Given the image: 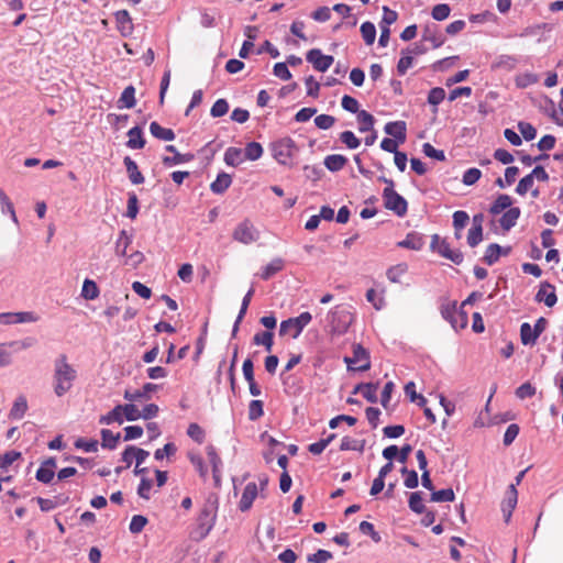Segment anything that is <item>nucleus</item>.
<instances>
[{
    "label": "nucleus",
    "instance_id": "f257e3e1",
    "mask_svg": "<svg viewBox=\"0 0 563 563\" xmlns=\"http://www.w3.org/2000/svg\"><path fill=\"white\" fill-rule=\"evenodd\" d=\"M76 382V368L67 362L66 354H59L54 361V393L57 397L65 396Z\"/></svg>",
    "mask_w": 563,
    "mask_h": 563
},
{
    "label": "nucleus",
    "instance_id": "f03ea898",
    "mask_svg": "<svg viewBox=\"0 0 563 563\" xmlns=\"http://www.w3.org/2000/svg\"><path fill=\"white\" fill-rule=\"evenodd\" d=\"M216 519L217 508L212 503H206L200 512H198L195 527L190 532V538L196 541L205 540L211 531Z\"/></svg>",
    "mask_w": 563,
    "mask_h": 563
},
{
    "label": "nucleus",
    "instance_id": "7ed1b4c3",
    "mask_svg": "<svg viewBox=\"0 0 563 563\" xmlns=\"http://www.w3.org/2000/svg\"><path fill=\"white\" fill-rule=\"evenodd\" d=\"M353 322V312L347 306H335L329 312V327L332 334H344Z\"/></svg>",
    "mask_w": 563,
    "mask_h": 563
},
{
    "label": "nucleus",
    "instance_id": "20e7f679",
    "mask_svg": "<svg viewBox=\"0 0 563 563\" xmlns=\"http://www.w3.org/2000/svg\"><path fill=\"white\" fill-rule=\"evenodd\" d=\"M382 181L387 184L383 189V201L387 210H393L397 216H405L407 212V201L397 191L394 190V180L382 178Z\"/></svg>",
    "mask_w": 563,
    "mask_h": 563
},
{
    "label": "nucleus",
    "instance_id": "39448f33",
    "mask_svg": "<svg viewBox=\"0 0 563 563\" xmlns=\"http://www.w3.org/2000/svg\"><path fill=\"white\" fill-rule=\"evenodd\" d=\"M271 151L274 159L284 166H290L297 152L296 143L292 139L286 136L271 144Z\"/></svg>",
    "mask_w": 563,
    "mask_h": 563
},
{
    "label": "nucleus",
    "instance_id": "423d86ee",
    "mask_svg": "<svg viewBox=\"0 0 563 563\" xmlns=\"http://www.w3.org/2000/svg\"><path fill=\"white\" fill-rule=\"evenodd\" d=\"M312 316L309 311L301 312L296 318H289L280 323L279 333L282 336L290 335L292 339H297L302 332L303 328L310 324Z\"/></svg>",
    "mask_w": 563,
    "mask_h": 563
},
{
    "label": "nucleus",
    "instance_id": "0eeeda50",
    "mask_svg": "<svg viewBox=\"0 0 563 563\" xmlns=\"http://www.w3.org/2000/svg\"><path fill=\"white\" fill-rule=\"evenodd\" d=\"M441 316L455 331L464 330L468 324L467 311L461 306L456 307L455 302L442 306Z\"/></svg>",
    "mask_w": 563,
    "mask_h": 563
},
{
    "label": "nucleus",
    "instance_id": "6e6552de",
    "mask_svg": "<svg viewBox=\"0 0 563 563\" xmlns=\"http://www.w3.org/2000/svg\"><path fill=\"white\" fill-rule=\"evenodd\" d=\"M232 238L236 242L247 245L257 241L260 232L250 219H244L242 222L236 224L233 230Z\"/></svg>",
    "mask_w": 563,
    "mask_h": 563
},
{
    "label": "nucleus",
    "instance_id": "1a4fd4ad",
    "mask_svg": "<svg viewBox=\"0 0 563 563\" xmlns=\"http://www.w3.org/2000/svg\"><path fill=\"white\" fill-rule=\"evenodd\" d=\"M344 362L347 364V367L355 371H366L371 368L368 353L361 344L352 345V356H345Z\"/></svg>",
    "mask_w": 563,
    "mask_h": 563
},
{
    "label": "nucleus",
    "instance_id": "9d476101",
    "mask_svg": "<svg viewBox=\"0 0 563 563\" xmlns=\"http://www.w3.org/2000/svg\"><path fill=\"white\" fill-rule=\"evenodd\" d=\"M431 247L442 257L452 261L456 265L463 262V253L451 250L450 243L437 234L432 236Z\"/></svg>",
    "mask_w": 563,
    "mask_h": 563
},
{
    "label": "nucleus",
    "instance_id": "9b49d317",
    "mask_svg": "<svg viewBox=\"0 0 563 563\" xmlns=\"http://www.w3.org/2000/svg\"><path fill=\"white\" fill-rule=\"evenodd\" d=\"M38 316L33 311L1 312L0 324H19L37 322Z\"/></svg>",
    "mask_w": 563,
    "mask_h": 563
},
{
    "label": "nucleus",
    "instance_id": "f8f14e48",
    "mask_svg": "<svg viewBox=\"0 0 563 563\" xmlns=\"http://www.w3.org/2000/svg\"><path fill=\"white\" fill-rule=\"evenodd\" d=\"M306 60L312 65L318 71H327L333 64V56L321 53L320 49L313 48L306 53Z\"/></svg>",
    "mask_w": 563,
    "mask_h": 563
},
{
    "label": "nucleus",
    "instance_id": "ddd939ff",
    "mask_svg": "<svg viewBox=\"0 0 563 563\" xmlns=\"http://www.w3.org/2000/svg\"><path fill=\"white\" fill-rule=\"evenodd\" d=\"M518 493L515 484H511L505 492V497L501 503V511L505 522H509L512 516V511L517 506Z\"/></svg>",
    "mask_w": 563,
    "mask_h": 563
},
{
    "label": "nucleus",
    "instance_id": "4468645a",
    "mask_svg": "<svg viewBox=\"0 0 563 563\" xmlns=\"http://www.w3.org/2000/svg\"><path fill=\"white\" fill-rule=\"evenodd\" d=\"M114 20L117 23L118 32L121 36L128 37L133 32V22L131 15L126 9L115 11Z\"/></svg>",
    "mask_w": 563,
    "mask_h": 563
},
{
    "label": "nucleus",
    "instance_id": "2eb2a0df",
    "mask_svg": "<svg viewBox=\"0 0 563 563\" xmlns=\"http://www.w3.org/2000/svg\"><path fill=\"white\" fill-rule=\"evenodd\" d=\"M206 453L211 465L213 482H216L217 485H220L222 466L221 457L217 452V449L211 444L207 445Z\"/></svg>",
    "mask_w": 563,
    "mask_h": 563
},
{
    "label": "nucleus",
    "instance_id": "dca6fc26",
    "mask_svg": "<svg viewBox=\"0 0 563 563\" xmlns=\"http://www.w3.org/2000/svg\"><path fill=\"white\" fill-rule=\"evenodd\" d=\"M158 390V385L154 383H145L143 387L139 390L130 391L126 390L124 394V398L129 401H141L148 400L151 398L152 393H156Z\"/></svg>",
    "mask_w": 563,
    "mask_h": 563
},
{
    "label": "nucleus",
    "instance_id": "f3484780",
    "mask_svg": "<svg viewBox=\"0 0 563 563\" xmlns=\"http://www.w3.org/2000/svg\"><path fill=\"white\" fill-rule=\"evenodd\" d=\"M257 496V485L255 482H250L244 486L243 493L239 501L240 511H247L252 508L253 501Z\"/></svg>",
    "mask_w": 563,
    "mask_h": 563
},
{
    "label": "nucleus",
    "instance_id": "a211bd4d",
    "mask_svg": "<svg viewBox=\"0 0 563 563\" xmlns=\"http://www.w3.org/2000/svg\"><path fill=\"white\" fill-rule=\"evenodd\" d=\"M510 252V247L503 249L499 244L493 243L486 247L483 260L488 266H492L498 262L500 255H508Z\"/></svg>",
    "mask_w": 563,
    "mask_h": 563
},
{
    "label": "nucleus",
    "instance_id": "6ab92c4d",
    "mask_svg": "<svg viewBox=\"0 0 563 563\" xmlns=\"http://www.w3.org/2000/svg\"><path fill=\"white\" fill-rule=\"evenodd\" d=\"M536 300L540 302L543 301L549 308L554 307L558 301L555 288L549 283H543L539 292L536 295Z\"/></svg>",
    "mask_w": 563,
    "mask_h": 563
},
{
    "label": "nucleus",
    "instance_id": "aec40b11",
    "mask_svg": "<svg viewBox=\"0 0 563 563\" xmlns=\"http://www.w3.org/2000/svg\"><path fill=\"white\" fill-rule=\"evenodd\" d=\"M385 132L398 140L400 143H405L407 137V124L404 121L389 122L385 125Z\"/></svg>",
    "mask_w": 563,
    "mask_h": 563
},
{
    "label": "nucleus",
    "instance_id": "412c9836",
    "mask_svg": "<svg viewBox=\"0 0 563 563\" xmlns=\"http://www.w3.org/2000/svg\"><path fill=\"white\" fill-rule=\"evenodd\" d=\"M512 198L511 196H508L507 194H500L494 203L490 205L488 211L490 214L497 216L501 213L503 211H507L509 209H512Z\"/></svg>",
    "mask_w": 563,
    "mask_h": 563
},
{
    "label": "nucleus",
    "instance_id": "4be33fe9",
    "mask_svg": "<svg viewBox=\"0 0 563 563\" xmlns=\"http://www.w3.org/2000/svg\"><path fill=\"white\" fill-rule=\"evenodd\" d=\"M128 147L131 150H141L145 146V140L143 136L142 129L140 126H133L128 132Z\"/></svg>",
    "mask_w": 563,
    "mask_h": 563
},
{
    "label": "nucleus",
    "instance_id": "5701e85b",
    "mask_svg": "<svg viewBox=\"0 0 563 563\" xmlns=\"http://www.w3.org/2000/svg\"><path fill=\"white\" fill-rule=\"evenodd\" d=\"M520 216V209L515 207L507 211H503V214L499 219V224L504 231H509L512 227L516 225L517 220Z\"/></svg>",
    "mask_w": 563,
    "mask_h": 563
},
{
    "label": "nucleus",
    "instance_id": "b1692460",
    "mask_svg": "<svg viewBox=\"0 0 563 563\" xmlns=\"http://www.w3.org/2000/svg\"><path fill=\"white\" fill-rule=\"evenodd\" d=\"M377 383H361L355 387L354 394L361 393L365 399L375 404L377 401Z\"/></svg>",
    "mask_w": 563,
    "mask_h": 563
},
{
    "label": "nucleus",
    "instance_id": "393cba45",
    "mask_svg": "<svg viewBox=\"0 0 563 563\" xmlns=\"http://www.w3.org/2000/svg\"><path fill=\"white\" fill-rule=\"evenodd\" d=\"M124 165L128 172L129 179L133 185H140L144 183L143 174L141 173L140 168L137 167L135 162L131 159L130 156H126L124 158Z\"/></svg>",
    "mask_w": 563,
    "mask_h": 563
},
{
    "label": "nucleus",
    "instance_id": "a878e982",
    "mask_svg": "<svg viewBox=\"0 0 563 563\" xmlns=\"http://www.w3.org/2000/svg\"><path fill=\"white\" fill-rule=\"evenodd\" d=\"M55 461L54 459L47 460L44 465L37 468L36 479L40 483H51L54 477Z\"/></svg>",
    "mask_w": 563,
    "mask_h": 563
},
{
    "label": "nucleus",
    "instance_id": "bb28decb",
    "mask_svg": "<svg viewBox=\"0 0 563 563\" xmlns=\"http://www.w3.org/2000/svg\"><path fill=\"white\" fill-rule=\"evenodd\" d=\"M423 238L416 233H410L405 240L397 243L398 247L409 249L412 251H420L423 246Z\"/></svg>",
    "mask_w": 563,
    "mask_h": 563
},
{
    "label": "nucleus",
    "instance_id": "cd10ccee",
    "mask_svg": "<svg viewBox=\"0 0 563 563\" xmlns=\"http://www.w3.org/2000/svg\"><path fill=\"white\" fill-rule=\"evenodd\" d=\"M231 184L232 177L225 173H221L218 175L216 181L210 184V190L213 194L222 195Z\"/></svg>",
    "mask_w": 563,
    "mask_h": 563
},
{
    "label": "nucleus",
    "instance_id": "c85d7f7f",
    "mask_svg": "<svg viewBox=\"0 0 563 563\" xmlns=\"http://www.w3.org/2000/svg\"><path fill=\"white\" fill-rule=\"evenodd\" d=\"M150 133L164 141H173L175 139V133L172 129L164 128L157 122L150 123Z\"/></svg>",
    "mask_w": 563,
    "mask_h": 563
},
{
    "label": "nucleus",
    "instance_id": "c756f323",
    "mask_svg": "<svg viewBox=\"0 0 563 563\" xmlns=\"http://www.w3.org/2000/svg\"><path fill=\"white\" fill-rule=\"evenodd\" d=\"M245 161L242 150L229 147L224 152V163L228 166H239Z\"/></svg>",
    "mask_w": 563,
    "mask_h": 563
},
{
    "label": "nucleus",
    "instance_id": "7c9ffc66",
    "mask_svg": "<svg viewBox=\"0 0 563 563\" xmlns=\"http://www.w3.org/2000/svg\"><path fill=\"white\" fill-rule=\"evenodd\" d=\"M346 163V157L341 154H331L324 159L325 167L331 172H339L343 169Z\"/></svg>",
    "mask_w": 563,
    "mask_h": 563
},
{
    "label": "nucleus",
    "instance_id": "2f4dec72",
    "mask_svg": "<svg viewBox=\"0 0 563 563\" xmlns=\"http://www.w3.org/2000/svg\"><path fill=\"white\" fill-rule=\"evenodd\" d=\"M284 268V261L282 258H274L269 264L263 267L262 277L263 280H268Z\"/></svg>",
    "mask_w": 563,
    "mask_h": 563
},
{
    "label": "nucleus",
    "instance_id": "473e14b6",
    "mask_svg": "<svg viewBox=\"0 0 563 563\" xmlns=\"http://www.w3.org/2000/svg\"><path fill=\"white\" fill-rule=\"evenodd\" d=\"M27 409L26 399L24 396H19L15 401H13V407H11L9 411V418L13 420H20L24 416Z\"/></svg>",
    "mask_w": 563,
    "mask_h": 563
},
{
    "label": "nucleus",
    "instance_id": "72a5a7b5",
    "mask_svg": "<svg viewBox=\"0 0 563 563\" xmlns=\"http://www.w3.org/2000/svg\"><path fill=\"white\" fill-rule=\"evenodd\" d=\"M274 333L272 331L257 332L253 336L254 345H263L266 352H271L273 347Z\"/></svg>",
    "mask_w": 563,
    "mask_h": 563
},
{
    "label": "nucleus",
    "instance_id": "f704fd0d",
    "mask_svg": "<svg viewBox=\"0 0 563 563\" xmlns=\"http://www.w3.org/2000/svg\"><path fill=\"white\" fill-rule=\"evenodd\" d=\"M117 422L118 424L122 423V406L118 405L110 410L106 415L101 416L99 419L100 424L109 426Z\"/></svg>",
    "mask_w": 563,
    "mask_h": 563
},
{
    "label": "nucleus",
    "instance_id": "c9c22d12",
    "mask_svg": "<svg viewBox=\"0 0 563 563\" xmlns=\"http://www.w3.org/2000/svg\"><path fill=\"white\" fill-rule=\"evenodd\" d=\"M539 338L530 323L520 324V341L522 344L533 345Z\"/></svg>",
    "mask_w": 563,
    "mask_h": 563
},
{
    "label": "nucleus",
    "instance_id": "e433bc0d",
    "mask_svg": "<svg viewBox=\"0 0 563 563\" xmlns=\"http://www.w3.org/2000/svg\"><path fill=\"white\" fill-rule=\"evenodd\" d=\"M357 122L360 124V132L364 133L371 131L375 124V119L372 113L366 110H361L357 113Z\"/></svg>",
    "mask_w": 563,
    "mask_h": 563
},
{
    "label": "nucleus",
    "instance_id": "4c0bfd02",
    "mask_svg": "<svg viewBox=\"0 0 563 563\" xmlns=\"http://www.w3.org/2000/svg\"><path fill=\"white\" fill-rule=\"evenodd\" d=\"M131 242L132 236L125 230H121L115 242V254L125 256Z\"/></svg>",
    "mask_w": 563,
    "mask_h": 563
},
{
    "label": "nucleus",
    "instance_id": "58836bf2",
    "mask_svg": "<svg viewBox=\"0 0 563 563\" xmlns=\"http://www.w3.org/2000/svg\"><path fill=\"white\" fill-rule=\"evenodd\" d=\"M422 40L431 43L433 48L440 47L444 42V37L440 33H438L437 30H433L429 26L424 27L422 33Z\"/></svg>",
    "mask_w": 563,
    "mask_h": 563
},
{
    "label": "nucleus",
    "instance_id": "ea45409f",
    "mask_svg": "<svg viewBox=\"0 0 563 563\" xmlns=\"http://www.w3.org/2000/svg\"><path fill=\"white\" fill-rule=\"evenodd\" d=\"M408 266L405 263L390 266L387 271V278L391 283H401L402 277L406 275Z\"/></svg>",
    "mask_w": 563,
    "mask_h": 563
},
{
    "label": "nucleus",
    "instance_id": "a19ab883",
    "mask_svg": "<svg viewBox=\"0 0 563 563\" xmlns=\"http://www.w3.org/2000/svg\"><path fill=\"white\" fill-rule=\"evenodd\" d=\"M134 87L128 86L123 93L120 95V98L118 100L119 108H126L132 109L135 106V98H134Z\"/></svg>",
    "mask_w": 563,
    "mask_h": 563
},
{
    "label": "nucleus",
    "instance_id": "79ce46f5",
    "mask_svg": "<svg viewBox=\"0 0 563 563\" xmlns=\"http://www.w3.org/2000/svg\"><path fill=\"white\" fill-rule=\"evenodd\" d=\"M244 158L249 161H256L258 159L263 153V146L257 142H250L246 147L242 151Z\"/></svg>",
    "mask_w": 563,
    "mask_h": 563
},
{
    "label": "nucleus",
    "instance_id": "37998d69",
    "mask_svg": "<svg viewBox=\"0 0 563 563\" xmlns=\"http://www.w3.org/2000/svg\"><path fill=\"white\" fill-rule=\"evenodd\" d=\"M470 217L464 210H456L453 213V227L455 229V235L459 239V232L462 231L468 223Z\"/></svg>",
    "mask_w": 563,
    "mask_h": 563
},
{
    "label": "nucleus",
    "instance_id": "c03bdc74",
    "mask_svg": "<svg viewBox=\"0 0 563 563\" xmlns=\"http://www.w3.org/2000/svg\"><path fill=\"white\" fill-rule=\"evenodd\" d=\"M81 296L87 300H93L99 296V288L93 279H86L84 282Z\"/></svg>",
    "mask_w": 563,
    "mask_h": 563
},
{
    "label": "nucleus",
    "instance_id": "a18cd8bd",
    "mask_svg": "<svg viewBox=\"0 0 563 563\" xmlns=\"http://www.w3.org/2000/svg\"><path fill=\"white\" fill-rule=\"evenodd\" d=\"M361 34L366 45H372L376 38V27L373 22H363Z\"/></svg>",
    "mask_w": 563,
    "mask_h": 563
},
{
    "label": "nucleus",
    "instance_id": "49530a36",
    "mask_svg": "<svg viewBox=\"0 0 563 563\" xmlns=\"http://www.w3.org/2000/svg\"><path fill=\"white\" fill-rule=\"evenodd\" d=\"M101 445L102 448L113 450L117 446L118 440L120 439V434H113V432L109 429L101 430Z\"/></svg>",
    "mask_w": 563,
    "mask_h": 563
},
{
    "label": "nucleus",
    "instance_id": "de8ad7c7",
    "mask_svg": "<svg viewBox=\"0 0 563 563\" xmlns=\"http://www.w3.org/2000/svg\"><path fill=\"white\" fill-rule=\"evenodd\" d=\"M409 509L417 512L423 514L426 511L422 494L420 492L411 493L408 500Z\"/></svg>",
    "mask_w": 563,
    "mask_h": 563
},
{
    "label": "nucleus",
    "instance_id": "09e8293b",
    "mask_svg": "<svg viewBox=\"0 0 563 563\" xmlns=\"http://www.w3.org/2000/svg\"><path fill=\"white\" fill-rule=\"evenodd\" d=\"M188 457L192 464V466H195L196 471L198 472V474H200V476L206 479L207 478V475H208V468L207 466L205 465L203 463V459L200 454L198 453H188Z\"/></svg>",
    "mask_w": 563,
    "mask_h": 563
},
{
    "label": "nucleus",
    "instance_id": "8fccbe9b",
    "mask_svg": "<svg viewBox=\"0 0 563 563\" xmlns=\"http://www.w3.org/2000/svg\"><path fill=\"white\" fill-rule=\"evenodd\" d=\"M444 97V89L441 87H435L428 92L427 101L429 104L437 108L443 101ZM434 112H437V109H434Z\"/></svg>",
    "mask_w": 563,
    "mask_h": 563
},
{
    "label": "nucleus",
    "instance_id": "3c124183",
    "mask_svg": "<svg viewBox=\"0 0 563 563\" xmlns=\"http://www.w3.org/2000/svg\"><path fill=\"white\" fill-rule=\"evenodd\" d=\"M263 415H264V402L258 399L252 400L249 406V419L251 421H256L258 418H262Z\"/></svg>",
    "mask_w": 563,
    "mask_h": 563
},
{
    "label": "nucleus",
    "instance_id": "603ef678",
    "mask_svg": "<svg viewBox=\"0 0 563 563\" xmlns=\"http://www.w3.org/2000/svg\"><path fill=\"white\" fill-rule=\"evenodd\" d=\"M364 448V443L358 441L355 438L345 437L341 440L340 449L341 451H360L362 452Z\"/></svg>",
    "mask_w": 563,
    "mask_h": 563
},
{
    "label": "nucleus",
    "instance_id": "864d4df0",
    "mask_svg": "<svg viewBox=\"0 0 563 563\" xmlns=\"http://www.w3.org/2000/svg\"><path fill=\"white\" fill-rule=\"evenodd\" d=\"M187 434L190 439H192L198 444L203 443L206 439L205 430L201 426L197 423H190L187 429Z\"/></svg>",
    "mask_w": 563,
    "mask_h": 563
},
{
    "label": "nucleus",
    "instance_id": "5fc2aeb1",
    "mask_svg": "<svg viewBox=\"0 0 563 563\" xmlns=\"http://www.w3.org/2000/svg\"><path fill=\"white\" fill-rule=\"evenodd\" d=\"M75 446L87 453H95L98 451V441L96 439L78 438L75 440Z\"/></svg>",
    "mask_w": 563,
    "mask_h": 563
},
{
    "label": "nucleus",
    "instance_id": "6e6d98bb",
    "mask_svg": "<svg viewBox=\"0 0 563 563\" xmlns=\"http://www.w3.org/2000/svg\"><path fill=\"white\" fill-rule=\"evenodd\" d=\"M401 473L406 476L405 477V486L407 488H417L418 485H419V476H418V473L417 471H413V470H408L406 466L402 467L401 470Z\"/></svg>",
    "mask_w": 563,
    "mask_h": 563
},
{
    "label": "nucleus",
    "instance_id": "4d7b16f0",
    "mask_svg": "<svg viewBox=\"0 0 563 563\" xmlns=\"http://www.w3.org/2000/svg\"><path fill=\"white\" fill-rule=\"evenodd\" d=\"M335 438L334 434H331L324 439H320L317 442H313L309 445V452L312 454H321L324 452L330 442Z\"/></svg>",
    "mask_w": 563,
    "mask_h": 563
},
{
    "label": "nucleus",
    "instance_id": "13d9d810",
    "mask_svg": "<svg viewBox=\"0 0 563 563\" xmlns=\"http://www.w3.org/2000/svg\"><path fill=\"white\" fill-rule=\"evenodd\" d=\"M454 492L452 488L441 489L433 492L431 495V500L434 503H442V501H453L454 500Z\"/></svg>",
    "mask_w": 563,
    "mask_h": 563
},
{
    "label": "nucleus",
    "instance_id": "bf43d9fd",
    "mask_svg": "<svg viewBox=\"0 0 563 563\" xmlns=\"http://www.w3.org/2000/svg\"><path fill=\"white\" fill-rule=\"evenodd\" d=\"M451 8L446 3H441L432 9V18L435 21H444L450 16Z\"/></svg>",
    "mask_w": 563,
    "mask_h": 563
},
{
    "label": "nucleus",
    "instance_id": "052dcab7",
    "mask_svg": "<svg viewBox=\"0 0 563 563\" xmlns=\"http://www.w3.org/2000/svg\"><path fill=\"white\" fill-rule=\"evenodd\" d=\"M340 139L350 150H356L361 144L360 139L351 131L342 132Z\"/></svg>",
    "mask_w": 563,
    "mask_h": 563
},
{
    "label": "nucleus",
    "instance_id": "680f3d73",
    "mask_svg": "<svg viewBox=\"0 0 563 563\" xmlns=\"http://www.w3.org/2000/svg\"><path fill=\"white\" fill-rule=\"evenodd\" d=\"M483 240V228L471 227L467 234V244L475 247Z\"/></svg>",
    "mask_w": 563,
    "mask_h": 563
},
{
    "label": "nucleus",
    "instance_id": "e2e57ef3",
    "mask_svg": "<svg viewBox=\"0 0 563 563\" xmlns=\"http://www.w3.org/2000/svg\"><path fill=\"white\" fill-rule=\"evenodd\" d=\"M482 177V172L477 167H471L468 168L463 176V183L467 186H471L473 184H476L479 181Z\"/></svg>",
    "mask_w": 563,
    "mask_h": 563
},
{
    "label": "nucleus",
    "instance_id": "0e129e2a",
    "mask_svg": "<svg viewBox=\"0 0 563 563\" xmlns=\"http://www.w3.org/2000/svg\"><path fill=\"white\" fill-rule=\"evenodd\" d=\"M229 106L225 99H218L210 109V114L213 118H220L228 112Z\"/></svg>",
    "mask_w": 563,
    "mask_h": 563
},
{
    "label": "nucleus",
    "instance_id": "69168bd1",
    "mask_svg": "<svg viewBox=\"0 0 563 563\" xmlns=\"http://www.w3.org/2000/svg\"><path fill=\"white\" fill-rule=\"evenodd\" d=\"M123 416L128 421H135L142 418V410L133 404H128L123 406Z\"/></svg>",
    "mask_w": 563,
    "mask_h": 563
},
{
    "label": "nucleus",
    "instance_id": "338daca9",
    "mask_svg": "<svg viewBox=\"0 0 563 563\" xmlns=\"http://www.w3.org/2000/svg\"><path fill=\"white\" fill-rule=\"evenodd\" d=\"M335 122V119L330 114H319L314 118V124L321 130L330 129Z\"/></svg>",
    "mask_w": 563,
    "mask_h": 563
},
{
    "label": "nucleus",
    "instance_id": "774afa93",
    "mask_svg": "<svg viewBox=\"0 0 563 563\" xmlns=\"http://www.w3.org/2000/svg\"><path fill=\"white\" fill-rule=\"evenodd\" d=\"M332 558V553L325 550H318L309 554L308 561L311 563H327Z\"/></svg>",
    "mask_w": 563,
    "mask_h": 563
}]
</instances>
